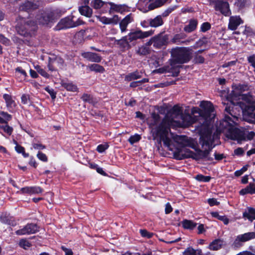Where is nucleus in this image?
<instances>
[{"mask_svg": "<svg viewBox=\"0 0 255 255\" xmlns=\"http://www.w3.org/2000/svg\"><path fill=\"white\" fill-rule=\"evenodd\" d=\"M192 123L191 116L189 114H183L181 108L178 106H174L162 122H160L159 115L155 113L152 114L148 120L153 139L159 142L162 141L171 150H172L171 140L168 137L169 127L172 126H188Z\"/></svg>", "mask_w": 255, "mask_h": 255, "instance_id": "1", "label": "nucleus"}, {"mask_svg": "<svg viewBox=\"0 0 255 255\" xmlns=\"http://www.w3.org/2000/svg\"><path fill=\"white\" fill-rule=\"evenodd\" d=\"M225 110L232 117L227 115L225 116L224 119L221 121L218 128L220 131L224 132L228 138L237 140L238 143H241L246 139H252L255 135V133L254 131H250L245 133L237 128L235 125L237 117L232 115L230 107L226 106Z\"/></svg>", "mask_w": 255, "mask_h": 255, "instance_id": "2", "label": "nucleus"}, {"mask_svg": "<svg viewBox=\"0 0 255 255\" xmlns=\"http://www.w3.org/2000/svg\"><path fill=\"white\" fill-rule=\"evenodd\" d=\"M175 139L179 144L178 146L173 151V155L176 159L181 160L183 158H192L199 160L207 157L208 151H202L197 149L195 143L192 138L177 136Z\"/></svg>", "mask_w": 255, "mask_h": 255, "instance_id": "3", "label": "nucleus"}, {"mask_svg": "<svg viewBox=\"0 0 255 255\" xmlns=\"http://www.w3.org/2000/svg\"><path fill=\"white\" fill-rule=\"evenodd\" d=\"M232 98L227 103L228 107L230 105L240 107L247 121L250 123L255 124V103H250L249 99L246 100L244 95H237L235 90L231 93Z\"/></svg>", "mask_w": 255, "mask_h": 255, "instance_id": "4", "label": "nucleus"}, {"mask_svg": "<svg viewBox=\"0 0 255 255\" xmlns=\"http://www.w3.org/2000/svg\"><path fill=\"white\" fill-rule=\"evenodd\" d=\"M171 66L174 64H182L188 62L191 58L189 49L185 47H177L173 49L171 51Z\"/></svg>", "mask_w": 255, "mask_h": 255, "instance_id": "5", "label": "nucleus"}, {"mask_svg": "<svg viewBox=\"0 0 255 255\" xmlns=\"http://www.w3.org/2000/svg\"><path fill=\"white\" fill-rule=\"evenodd\" d=\"M17 32L21 35L27 36L31 35L37 29L36 23L30 20H25L23 18H20L17 20L16 26Z\"/></svg>", "mask_w": 255, "mask_h": 255, "instance_id": "6", "label": "nucleus"}, {"mask_svg": "<svg viewBox=\"0 0 255 255\" xmlns=\"http://www.w3.org/2000/svg\"><path fill=\"white\" fill-rule=\"evenodd\" d=\"M214 140L215 135L212 134V131L210 129L207 128L201 132L199 143L202 148L204 149L203 151H208V154L215 146Z\"/></svg>", "mask_w": 255, "mask_h": 255, "instance_id": "7", "label": "nucleus"}, {"mask_svg": "<svg viewBox=\"0 0 255 255\" xmlns=\"http://www.w3.org/2000/svg\"><path fill=\"white\" fill-rule=\"evenodd\" d=\"M84 22L80 18H76L74 15H70L62 19L58 26L59 29L72 28L83 24Z\"/></svg>", "mask_w": 255, "mask_h": 255, "instance_id": "8", "label": "nucleus"}, {"mask_svg": "<svg viewBox=\"0 0 255 255\" xmlns=\"http://www.w3.org/2000/svg\"><path fill=\"white\" fill-rule=\"evenodd\" d=\"M254 239H255V231L238 235L235 240L233 246L235 248H238L242 246V243L246 242Z\"/></svg>", "mask_w": 255, "mask_h": 255, "instance_id": "9", "label": "nucleus"}, {"mask_svg": "<svg viewBox=\"0 0 255 255\" xmlns=\"http://www.w3.org/2000/svg\"><path fill=\"white\" fill-rule=\"evenodd\" d=\"M153 33V31L152 30L142 31L140 30H138L129 33L128 36V37L129 41L131 42L132 41L136 40L138 39H143L148 37L152 35Z\"/></svg>", "mask_w": 255, "mask_h": 255, "instance_id": "10", "label": "nucleus"}, {"mask_svg": "<svg viewBox=\"0 0 255 255\" xmlns=\"http://www.w3.org/2000/svg\"><path fill=\"white\" fill-rule=\"evenodd\" d=\"M38 231V227L35 224H28L23 228L15 232L17 235H25L32 234Z\"/></svg>", "mask_w": 255, "mask_h": 255, "instance_id": "11", "label": "nucleus"}, {"mask_svg": "<svg viewBox=\"0 0 255 255\" xmlns=\"http://www.w3.org/2000/svg\"><path fill=\"white\" fill-rule=\"evenodd\" d=\"M2 98L4 100L7 110L10 113H14L17 107L14 98L8 94H4L2 95Z\"/></svg>", "mask_w": 255, "mask_h": 255, "instance_id": "12", "label": "nucleus"}, {"mask_svg": "<svg viewBox=\"0 0 255 255\" xmlns=\"http://www.w3.org/2000/svg\"><path fill=\"white\" fill-rule=\"evenodd\" d=\"M215 9L216 10L220 11L225 16L229 15L230 13L229 10V4L226 1H222L218 0L215 1Z\"/></svg>", "mask_w": 255, "mask_h": 255, "instance_id": "13", "label": "nucleus"}, {"mask_svg": "<svg viewBox=\"0 0 255 255\" xmlns=\"http://www.w3.org/2000/svg\"><path fill=\"white\" fill-rule=\"evenodd\" d=\"M97 19L104 24H117L120 18L117 15H114L111 18L106 16H96Z\"/></svg>", "mask_w": 255, "mask_h": 255, "instance_id": "14", "label": "nucleus"}, {"mask_svg": "<svg viewBox=\"0 0 255 255\" xmlns=\"http://www.w3.org/2000/svg\"><path fill=\"white\" fill-rule=\"evenodd\" d=\"M243 23V20L239 16H232L229 19L228 28L232 30H235Z\"/></svg>", "mask_w": 255, "mask_h": 255, "instance_id": "15", "label": "nucleus"}, {"mask_svg": "<svg viewBox=\"0 0 255 255\" xmlns=\"http://www.w3.org/2000/svg\"><path fill=\"white\" fill-rule=\"evenodd\" d=\"M168 36H158L152 38L153 42V46L156 48H159L166 44L168 42Z\"/></svg>", "mask_w": 255, "mask_h": 255, "instance_id": "16", "label": "nucleus"}, {"mask_svg": "<svg viewBox=\"0 0 255 255\" xmlns=\"http://www.w3.org/2000/svg\"><path fill=\"white\" fill-rule=\"evenodd\" d=\"M82 56L88 60L96 63L101 62L102 57L96 53L86 52L82 53Z\"/></svg>", "mask_w": 255, "mask_h": 255, "instance_id": "17", "label": "nucleus"}, {"mask_svg": "<svg viewBox=\"0 0 255 255\" xmlns=\"http://www.w3.org/2000/svg\"><path fill=\"white\" fill-rule=\"evenodd\" d=\"M133 21V18L131 14H129L127 15L122 21L120 22V28L122 32H124L127 30V26L129 23Z\"/></svg>", "mask_w": 255, "mask_h": 255, "instance_id": "18", "label": "nucleus"}, {"mask_svg": "<svg viewBox=\"0 0 255 255\" xmlns=\"http://www.w3.org/2000/svg\"><path fill=\"white\" fill-rule=\"evenodd\" d=\"M109 4L110 5V13L113 11L122 13L128 9V7L125 4H116L112 2H110Z\"/></svg>", "mask_w": 255, "mask_h": 255, "instance_id": "19", "label": "nucleus"}, {"mask_svg": "<svg viewBox=\"0 0 255 255\" xmlns=\"http://www.w3.org/2000/svg\"><path fill=\"white\" fill-rule=\"evenodd\" d=\"M225 245L223 240L216 239L213 241L209 246V249L213 251H217Z\"/></svg>", "mask_w": 255, "mask_h": 255, "instance_id": "20", "label": "nucleus"}, {"mask_svg": "<svg viewBox=\"0 0 255 255\" xmlns=\"http://www.w3.org/2000/svg\"><path fill=\"white\" fill-rule=\"evenodd\" d=\"M169 0H156L154 2L150 3L148 5L147 9H145L144 10L141 9V7H140L139 9L143 12H146L150 10L154 9L157 7H158L162 5L164 3H165L167 1H168Z\"/></svg>", "mask_w": 255, "mask_h": 255, "instance_id": "21", "label": "nucleus"}, {"mask_svg": "<svg viewBox=\"0 0 255 255\" xmlns=\"http://www.w3.org/2000/svg\"><path fill=\"white\" fill-rule=\"evenodd\" d=\"M163 24V20L161 15H157L154 18L149 19V25L152 27H157Z\"/></svg>", "mask_w": 255, "mask_h": 255, "instance_id": "22", "label": "nucleus"}, {"mask_svg": "<svg viewBox=\"0 0 255 255\" xmlns=\"http://www.w3.org/2000/svg\"><path fill=\"white\" fill-rule=\"evenodd\" d=\"M79 11L81 14L87 17H91L93 13L92 9L88 5L79 6Z\"/></svg>", "mask_w": 255, "mask_h": 255, "instance_id": "23", "label": "nucleus"}, {"mask_svg": "<svg viewBox=\"0 0 255 255\" xmlns=\"http://www.w3.org/2000/svg\"><path fill=\"white\" fill-rule=\"evenodd\" d=\"M116 42L121 47L127 49H129L130 47L129 45L130 41H129L128 35L123 37L121 39L116 40Z\"/></svg>", "mask_w": 255, "mask_h": 255, "instance_id": "24", "label": "nucleus"}, {"mask_svg": "<svg viewBox=\"0 0 255 255\" xmlns=\"http://www.w3.org/2000/svg\"><path fill=\"white\" fill-rule=\"evenodd\" d=\"M243 217L251 221L255 220V210L252 208H248L243 213Z\"/></svg>", "mask_w": 255, "mask_h": 255, "instance_id": "25", "label": "nucleus"}, {"mask_svg": "<svg viewBox=\"0 0 255 255\" xmlns=\"http://www.w3.org/2000/svg\"><path fill=\"white\" fill-rule=\"evenodd\" d=\"M240 194L242 195L247 194H255V185L254 183H250L246 188L240 190Z\"/></svg>", "mask_w": 255, "mask_h": 255, "instance_id": "26", "label": "nucleus"}, {"mask_svg": "<svg viewBox=\"0 0 255 255\" xmlns=\"http://www.w3.org/2000/svg\"><path fill=\"white\" fill-rule=\"evenodd\" d=\"M185 37V35L184 34H177L174 36V37L172 38V39L171 40V42L172 43L176 44H179L181 43L180 40L182 39H183ZM190 40H187L184 41H182L181 43L188 44L190 42Z\"/></svg>", "mask_w": 255, "mask_h": 255, "instance_id": "27", "label": "nucleus"}, {"mask_svg": "<svg viewBox=\"0 0 255 255\" xmlns=\"http://www.w3.org/2000/svg\"><path fill=\"white\" fill-rule=\"evenodd\" d=\"M200 106L208 114H211L213 112V105L210 102L202 101L200 103Z\"/></svg>", "mask_w": 255, "mask_h": 255, "instance_id": "28", "label": "nucleus"}, {"mask_svg": "<svg viewBox=\"0 0 255 255\" xmlns=\"http://www.w3.org/2000/svg\"><path fill=\"white\" fill-rule=\"evenodd\" d=\"M37 23L41 24H47L50 21V17L46 13H41L36 17Z\"/></svg>", "mask_w": 255, "mask_h": 255, "instance_id": "29", "label": "nucleus"}, {"mask_svg": "<svg viewBox=\"0 0 255 255\" xmlns=\"http://www.w3.org/2000/svg\"><path fill=\"white\" fill-rule=\"evenodd\" d=\"M12 119V116L7 112L0 111V124H7L8 122Z\"/></svg>", "mask_w": 255, "mask_h": 255, "instance_id": "30", "label": "nucleus"}, {"mask_svg": "<svg viewBox=\"0 0 255 255\" xmlns=\"http://www.w3.org/2000/svg\"><path fill=\"white\" fill-rule=\"evenodd\" d=\"M197 25V21L194 19H192L190 20L189 24L184 27V30L186 32H191L196 28Z\"/></svg>", "mask_w": 255, "mask_h": 255, "instance_id": "31", "label": "nucleus"}, {"mask_svg": "<svg viewBox=\"0 0 255 255\" xmlns=\"http://www.w3.org/2000/svg\"><path fill=\"white\" fill-rule=\"evenodd\" d=\"M87 68L91 71L99 73H103L105 70L103 66L97 64H90L87 66Z\"/></svg>", "mask_w": 255, "mask_h": 255, "instance_id": "32", "label": "nucleus"}, {"mask_svg": "<svg viewBox=\"0 0 255 255\" xmlns=\"http://www.w3.org/2000/svg\"><path fill=\"white\" fill-rule=\"evenodd\" d=\"M62 86L67 91L70 92H77L78 89L76 85L71 82H63L62 84Z\"/></svg>", "mask_w": 255, "mask_h": 255, "instance_id": "33", "label": "nucleus"}, {"mask_svg": "<svg viewBox=\"0 0 255 255\" xmlns=\"http://www.w3.org/2000/svg\"><path fill=\"white\" fill-rule=\"evenodd\" d=\"M183 227L186 229L192 230L197 225V224L191 220H184L182 222Z\"/></svg>", "mask_w": 255, "mask_h": 255, "instance_id": "34", "label": "nucleus"}, {"mask_svg": "<svg viewBox=\"0 0 255 255\" xmlns=\"http://www.w3.org/2000/svg\"><path fill=\"white\" fill-rule=\"evenodd\" d=\"M141 77V75L137 71L129 74L125 77V80L130 81L132 80L137 79Z\"/></svg>", "mask_w": 255, "mask_h": 255, "instance_id": "35", "label": "nucleus"}, {"mask_svg": "<svg viewBox=\"0 0 255 255\" xmlns=\"http://www.w3.org/2000/svg\"><path fill=\"white\" fill-rule=\"evenodd\" d=\"M211 214L212 217L222 221L225 225H227L229 223V219L225 216H221L217 212H211Z\"/></svg>", "mask_w": 255, "mask_h": 255, "instance_id": "36", "label": "nucleus"}, {"mask_svg": "<svg viewBox=\"0 0 255 255\" xmlns=\"http://www.w3.org/2000/svg\"><path fill=\"white\" fill-rule=\"evenodd\" d=\"M150 49L147 46L143 45L139 47L136 50V53L140 55H145L149 53Z\"/></svg>", "mask_w": 255, "mask_h": 255, "instance_id": "37", "label": "nucleus"}, {"mask_svg": "<svg viewBox=\"0 0 255 255\" xmlns=\"http://www.w3.org/2000/svg\"><path fill=\"white\" fill-rule=\"evenodd\" d=\"M1 223L11 226L15 225V223L12 218H8L6 216H1L0 218Z\"/></svg>", "mask_w": 255, "mask_h": 255, "instance_id": "38", "label": "nucleus"}, {"mask_svg": "<svg viewBox=\"0 0 255 255\" xmlns=\"http://www.w3.org/2000/svg\"><path fill=\"white\" fill-rule=\"evenodd\" d=\"M14 142L16 144V146H15V151L18 153H21L24 157H28L29 154L25 153L24 148L18 145L16 141H14Z\"/></svg>", "mask_w": 255, "mask_h": 255, "instance_id": "39", "label": "nucleus"}, {"mask_svg": "<svg viewBox=\"0 0 255 255\" xmlns=\"http://www.w3.org/2000/svg\"><path fill=\"white\" fill-rule=\"evenodd\" d=\"M81 99L85 102L90 104H94L95 101L92 95L88 94H84L81 97Z\"/></svg>", "mask_w": 255, "mask_h": 255, "instance_id": "40", "label": "nucleus"}, {"mask_svg": "<svg viewBox=\"0 0 255 255\" xmlns=\"http://www.w3.org/2000/svg\"><path fill=\"white\" fill-rule=\"evenodd\" d=\"M19 245L20 247L23 248L25 250L27 249L31 246L30 243L26 239H21L20 240L19 242Z\"/></svg>", "mask_w": 255, "mask_h": 255, "instance_id": "41", "label": "nucleus"}, {"mask_svg": "<svg viewBox=\"0 0 255 255\" xmlns=\"http://www.w3.org/2000/svg\"><path fill=\"white\" fill-rule=\"evenodd\" d=\"M195 178L200 182H209L211 179V177L209 176H204L202 174H198L195 177Z\"/></svg>", "mask_w": 255, "mask_h": 255, "instance_id": "42", "label": "nucleus"}, {"mask_svg": "<svg viewBox=\"0 0 255 255\" xmlns=\"http://www.w3.org/2000/svg\"><path fill=\"white\" fill-rule=\"evenodd\" d=\"M104 4V2L101 0H94L91 2L92 6L97 9L100 8Z\"/></svg>", "mask_w": 255, "mask_h": 255, "instance_id": "43", "label": "nucleus"}, {"mask_svg": "<svg viewBox=\"0 0 255 255\" xmlns=\"http://www.w3.org/2000/svg\"><path fill=\"white\" fill-rule=\"evenodd\" d=\"M140 139V135L138 134H135L131 136L128 140L131 144H133V143L138 142Z\"/></svg>", "mask_w": 255, "mask_h": 255, "instance_id": "44", "label": "nucleus"}, {"mask_svg": "<svg viewBox=\"0 0 255 255\" xmlns=\"http://www.w3.org/2000/svg\"><path fill=\"white\" fill-rule=\"evenodd\" d=\"M0 128L3 129V130L9 135L11 134L13 131L12 128L9 127L7 124H5L4 126L0 125Z\"/></svg>", "mask_w": 255, "mask_h": 255, "instance_id": "45", "label": "nucleus"}, {"mask_svg": "<svg viewBox=\"0 0 255 255\" xmlns=\"http://www.w3.org/2000/svg\"><path fill=\"white\" fill-rule=\"evenodd\" d=\"M35 69L39 73L41 76L45 78H48L49 75L42 68H41L40 66H37L35 67Z\"/></svg>", "mask_w": 255, "mask_h": 255, "instance_id": "46", "label": "nucleus"}, {"mask_svg": "<svg viewBox=\"0 0 255 255\" xmlns=\"http://www.w3.org/2000/svg\"><path fill=\"white\" fill-rule=\"evenodd\" d=\"M24 9L25 10H29L31 9H34L36 8V5L33 4V3L31 1H27L25 2L23 5Z\"/></svg>", "mask_w": 255, "mask_h": 255, "instance_id": "47", "label": "nucleus"}, {"mask_svg": "<svg viewBox=\"0 0 255 255\" xmlns=\"http://www.w3.org/2000/svg\"><path fill=\"white\" fill-rule=\"evenodd\" d=\"M32 145L33 148L36 150H42L46 147L44 145H43L40 142L33 143Z\"/></svg>", "mask_w": 255, "mask_h": 255, "instance_id": "48", "label": "nucleus"}, {"mask_svg": "<svg viewBox=\"0 0 255 255\" xmlns=\"http://www.w3.org/2000/svg\"><path fill=\"white\" fill-rule=\"evenodd\" d=\"M37 157L39 160L43 162H47L48 160V158L46 154L40 151L37 153Z\"/></svg>", "mask_w": 255, "mask_h": 255, "instance_id": "49", "label": "nucleus"}, {"mask_svg": "<svg viewBox=\"0 0 255 255\" xmlns=\"http://www.w3.org/2000/svg\"><path fill=\"white\" fill-rule=\"evenodd\" d=\"M108 147L109 145L108 144H100L97 146V150L99 152L102 153L108 149Z\"/></svg>", "mask_w": 255, "mask_h": 255, "instance_id": "50", "label": "nucleus"}, {"mask_svg": "<svg viewBox=\"0 0 255 255\" xmlns=\"http://www.w3.org/2000/svg\"><path fill=\"white\" fill-rule=\"evenodd\" d=\"M15 72L17 73V75L23 76V78H25L27 76L26 72L22 69L21 67H17L15 69Z\"/></svg>", "mask_w": 255, "mask_h": 255, "instance_id": "51", "label": "nucleus"}, {"mask_svg": "<svg viewBox=\"0 0 255 255\" xmlns=\"http://www.w3.org/2000/svg\"><path fill=\"white\" fill-rule=\"evenodd\" d=\"M211 27V25L208 22L203 23L201 26V30L203 32H205L209 30Z\"/></svg>", "mask_w": 255, "mask_h": 255, "instance_id": "52", "label": "nucleus"}, {"mask_svg": "<svg viewBox=\"0 0 255 255\" xmlns=\"http://www.w3.org/2000/svg\"><path fill=\"white\" fill-rule=\"evenodd\" d=\"M140 233L142 237H146L147 238H150L153 235L152 233H150L145 230H140Z\"/></svg>", "mask_w": 255, "mask_h": 255, "instance_id": "53", "label": "nucleus"}, {"mask_svg": "<svg viewBox=\"0 0 255 255\" xmlns=\"http://www.w3.org/2000/svg\"><path fill=\"white\" fill-rule=\"evenodd\" d=\"M194 61L196 63H203L204 62V58L202 56L196 54L194 58Z\"/></svg>", "mask_w": 255, "mask_h": 255, "instance_id": "54", "label": "nucleus"}, {"mask_svg": "<svg viewBox=\"0 0 255 255\" xmlns=\"http://www.w3.org/2000/svg\"><path fill=\"white\" fill-rule=\"evenodd\" d=\"M0 42L3 44L8 45L9 44V40L7 38L5 37L3 35L0 34Z\"/></svg>", "mask_w": 255, "mask_h": 255, "instance_id": "55", "label": "nucleus"}, {"mask_svg": "<svg viewBox=\"0 0 255 255\" xmlns=\"http://www.w3.org/2000/svg\"><path fill=\"white\" fill-rule=\"evenodd\" d=\"M31 193L32 194H38L41 193L42 190L39 187H31Z\"/></svg>", "mask_w": 255, "mask_h": 255, "instance_id": "56", "label": "nucleus"}, {"mask_svg": "<svg viewBox=\"0 0 255 255\" xmlns=\"http://www.w3.org/2000/svg\"><path fill=\"white\" fill-rule=\"evenodd\" d=\"M45 89L50 95L52 99L55 98L56 93L52 89H50L49 87H46Z\"/></svg>", "mask_w": 255, "mask_h": 255, "instance_id": "57", "label": "nucleus"}, {"mask_svg": "<svg viewBox=\"0 0 255 255\" xmlns=\"http://www.w3.org/2000/svg\"><path fill=\"white\" fill-rule=\"evenodd\" d=\"M21 103L23 104H26L28 103V102L29 100V97L28 95H23L21 97Z\"/></svg>", "mask_w": 255, "mask_h": 255, "instance_id": "58", "label": "nucleus"}, {"mask_svg": "<svg viewBox=\"0 0 255 255\" xmlns=\"http://www.w3.org/2000/svg\"><path fill=\"white\" fill-rule=\"evenodd\" d=\"M172 211V208L169 203H167L165 205V212L168 214Z\"/></svg>", "mask_w": 255, "mask_h": 255, "instance_id": "59", "label": "nucleus"}, {"mask_svg": "<svg viewBox=\"0 0 255 255\" xmlns=\"http://www.w3.org/2000/svg\"><path fill=\"white\" fill-rule=\"evenodd\" d=\"M208 203L211 206L218 205L219 204V202H218L217 200L214 198L209 199L208 200Z\"/></svg>", "mask_w": 255, "mask_h": 255, "instance_id": "60", "label": "nucleus"}, {"mask_svg": "<svg viewBox=\"0 0 255 255\" xmlns=\"http://www.w3.org/2000/svg\"><path fill=\"white\" fill-rule=\"evenodd\" d=\"M248 61L251 63L252 66L255 67V56L252 55L248 58Z\"/></svg>", "mask_w": 255, "mask_h": 255, "instance_id": "61", "label": "nucleus"}, {"mask_svg": "<svg viewBox=\"0 0 255 255\" xmlns=\"http://www.w3.org/2000/svg\"><path fill=\"white\" fill-rule=\"evenodd\" d=\"M61 249L65 252V255H73V252L71 249H67L64 246H62Z\"/></svg>", "mask_w": 255, "mask_h": 255, "instance_id": "62", "label": "nucleus"}, {"mask_svg": "<svg viewBox=\"0 0 255 255\" xmlns=\"http://www.w3.org/2000/svg\"><path fill=\"white\" fill-rule=\"evenodd\" d=\"M140 25L142 27L146 28L148 27L149 25V19L147 20H143L141 21Z\"/></svg>", "mask_w": 255, "mask_h": 255, "instance_id": "63", "label": "nucleus"}, {"mask_svg": "<svg viewBox=\"0 0 255 255\" xmlns=\"http://www.w3.org/2000/svg\"><path fill=\"white\" fill-rule=\"evenodd\" d=\"M29 164L31 165V166H33L34 167H36L37 166V163L36 161V160H35V159L33 158V157H31L30 158V160L29 162Z\"/></svg>", "mask_w": 255, "mask_h": 255, "instance_id": "64", "label": "nucleus"}]
</instances>
